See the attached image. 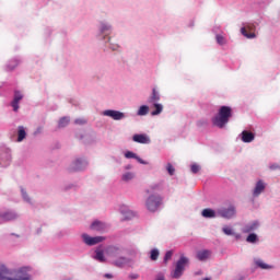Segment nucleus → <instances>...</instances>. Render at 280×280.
I'll return each instance as SVG.
<instances>
[{"label":"nucleus","mask_w":280,"mask_h":280,"mask_svg":"<svg viewBox=\"0 0 280 280\" xmlns=\"http://www.w3.org/2000/svg\"><path fill=\"white\" fill-rule=\"evenodd\" d=\"M103 115L110 117L114 120H121L125 118V114L117 110H105Z\"/></svg>","instance_id":"6e6552de"},{"label":"nucleus","mask_w":280,"mask_h":280,"mask_svg":"<svg viewBox=\"0 0 280 280\" xmlns=\"http://www.w3.org/2000/svg\"><path fill=\"white\" fill-rule=\"evenodd\" d=\"M189 264V259L184 255L180 256L179 260L176 262L175 270L172 273L174 279H178L183 276L185 267Z\"/></svg>","instance_id":"20e7f679"},{"label":"nucleus","mask_w":280,"mask_h":280,"mask_svg":"<svg viewBox=\"0 0 280 280\" xmlns=\"http://www.w3.org/2000/svg\"><path fill=\"white\" fill-rule=\"evenodd\" d=\"M166 170L171 176L174 175L175 168L170 163L167 164Z\"/></svg>","instance_id":"473e14b6"},{"label":"nucleus","mask_w":280,"mask_h":280,"mask_svg":"<svg viewBox=\"0 0 280 280\" xmlns=\"http://www.w3.org/2000/svg\"><path fill=\"white\" fill-rule=\"evenodd\" d=\"M105 278H107V279H112V278H113V276H112V275H109V273H106V275H105Z\"/></svg>","instance_id":"37998d69"},{"label":"nucleus","mask_w":280,"mask_h":280,"mask_svg":"<svg viewBox=\"0 0 280 280\" xmlns=\"http://www.w3.org/2000/svg\"><path fill=\"white\" fill-rule=\"evenodd\" d=\"M149 113V107L143 105L139 108L137 115L138 116H145Z\"/></svg>","instance_id":"bb28decb"},{"label":"nucleus","mask_w":280,"mask_h":280,"mask_svg":"<svg viewBox=\"0 0 280 280\" xmlns=\"http://www.w3.org/2000/svg\"><path fill=\"white\" fill-rule=\"evenodd\" d=\"M27 137V130L23 126L18 127V143H21Z\"/></svg>","instance_id":"f8f14e48"},{"label":"nucleus","mask_w":280,"mask_h":280,"mask_svg":"<svg viewBox=\"0 0 280 280\" xmlns=\"http://www.w3.org/2000/svg\"><path fill=\"white\" fill-rule=\"evenodd\" d=\"M155 110L151 113L152 116H158L163 112V106L161 104L154 103L152 104Z\"/></svg>","instance_id":"5701e85b"},{"label":"nucleus","mask_w":280,"mask_h":280,"mask_svg":"<svg viewBox=\"0 0 280 280\" xmlns=\"http://www.w3.org/2000/svg\"><path fill=\"white\" fill-rule=\"evenodd\" d=\"M223 232H224L226 235H232V234H233L232 229H230L229 226L223 228Z\"/></svg>","instance_id":"c9c22d12"},{"label":"nucleus","mask_w":280,"mask_h":280,"mask_svg":"<svg viewBox=\"0 0 280 280\" xmlns=\"http://www.w3.org/2000/svg\"><path fill=\"white\" fill-rule=\"evenodd\" d=\"M253 229H250V230H247V232H249V231H252Z\"/></svg>","instance_id":"de8ad7c7"},{"label":"nucleus","mask_w":280,"mask_h":280,"mask_svg":"<svg viewBox=\"0 0 280 280\" xmlns=\"http://www.w3.org/2000/svg\"><path fill=\"white\" fill-rule=\"evenodd\" d=\"M94 259L97 260V261H100V262H105L106 259H105V257H104V252H103L102 249L97 248V249L95 250Z\"/></svg>","instance_id":"412c9836"},{"label":"nucleus","mask_w":280,"mask_h":280,"mask_svg":"<svg viewBox=\"0 0 280 280\" xmlns=\"http://www.w3.org/2000/svg\"><path fill=\"white\" fill-rule=\"evenodd\" d=\"M202 217L205 218H214L215 217V212L211 209H205L202 211Z\"/></svg>","instance_id":"a878e982"},{"label":"nucleus","mask_w":280,"mask_h":280,"mask_svg":"<svg viewBox=\"0 0 280 280\" xmlns=\"http://www.w3.org/2000/svg\"><path fill=\"white\" fill-rule=\"evenodd\" d=\"M232 117V108L228 106H222L218 115L212 118V124L218 128H223Z\"/></svg>","instance_id":"f03ea898"},{"label":"nucleus","mask_w":280,"mask_h":280,"mask_svg":"<svg viewBox=\"0 0 280 280\" xmlns=\"http://www.w3.org/2000/svg\"><path fill=\"white\" fill-rule=\"evenodd\" d=\"M105 254L109 257H116L120 254V248L117 246H108L105 249Z\"/></svg>","instance_id":"9b49d317"},{"label":"nucleus","mask_w":280,"mask_h":280,"mask_svg":"<svg viewBox=\"0 0 280 280\" xmlns=\"http://www.w3.org/2000/svg\"><path fill=\"white\" fill-rule=\"evenodd\" d=\"M71 121V119H69V117H63L59 120V128H65L67 126H69V122Z\"/></svg>","instance_id":"393cba45"},{"label":"nucleus","mask_w":280,"mask_h":280,"mask_svg":"<svg viewBox=\"0 0 280 280\" xmlns=\"http://www.w3.org/2000/svg\"><path fill=\"white\" fill-rule=\"evenodd\" d=\"M75 125H85L86 124V120L85 119H77L74 121Z\"/></svg>","instance_id":"4c0bfd02"},{"label":"nucleus","mask_w":280,"mask_h":280,"mask_svg":"<svg viewBox=\"0 0 280 280\" xmlns=\"http://www.w3.org/2000/svg\"><path fill=\"white\" fill-rule=\"evenodd\" d=\"M135 177V175L132 174V173H126V174H124L122 175V180L124 182H129V180H131L132 178Z\"/></svg>","instance_id":"7c9ffc66"},{"label":"nucleus","mask_w":280,"mask_h":280,"mask_svg":"<svg viewBox=\"0 0 280 280\" xmlns=\"http://www.w3.org/2000/svg\"><path fill=\"white\" fill-rule=\"evenodd\" d=\"M22 196L24 200H26L27 202L30 201V199L27 198V192H25V190H22Z\"/></svg>","instance_id":"58836bf2"},{"label":"nucleus","mask_w":280,"mask_h":280,"mask_svg":"<svg viewBox=\"0 0 280 280\" xmlns=\"http://www.w3.org/2000/svg\"><path fill=\"white\" fill-rule=\"evenodd\" d=\"M91 230L102 232L105 230V224L98 221H95L91 224Z\"/></svg>","instance_id":"a211bd4d"},{"label":"nucleus","mask_w":280,"mask_h":280,"mask_svg":"<svg viewBox=\"0 0 280 280\" xmlns=\"http://www.w3.org/2000/svg\"><path fill=\"white\" fill-rule=\"evenodd\" d=\"M82 238H83L84 243L89 246L96 245L105 240L102 236L91 237L88 234H83Z\"/></svg>","instance_id":"423d86ee"},{"label":"nucleus","mask_w":280,"mask_h":280,"mask_svg":"<svg viewBox=\"0 0 280 280\" xmlns=\"http://www.w3.org/2000/svg\"><path fill=\"white\" fill-rule=\"evenodd\" d=\"M20 60L19 59H11L9 60L8 65H7V69L8 71H14V69H16L18 65H20Z\"/></svg>","instance_id":"6ab92c4d"},{"label":"nucleus","mask_w":280,"mask_h":280,"mask_svg":"<svg viewBox=\"0 0 280 280\" xmlns=\"http://www.w3.org/2000/svg\"><path fill=\"white\" fill-rule=\"evenodd\" d=\"M0 218H2V220H14V218H16V214H14V212H4L0 213Z\"/></svg>","instance_id":"b1692460"},{"label":"nucleus","mask_w":280,"mask_h":280,"mask_svg":"<svg viewBox=\"0 0 280 280\" xmlns=\"http://www.w3.org/2000/svg\"><path fill=\"white\" fill-rule=\"evenodd\" d=\"M203 280H210L209 278H206V279H203Z\"/></svg>","instance_id":"49530a36"},{"label":"nucleus","mask_w":280,"mask_h":280,"mask_svg":"<svg viewBox=\"0 0 280 280\" xmlns=\"http://www.w3.org/2000/svg\"><path fill=\"white\" fill-rule=\"evenodd\" d=\"M278 168H279V165H277V164H273L270 166V170H272V171L278 170Z\"/></svg>","instance_id":"a19ab883"},{"label":"nucleus","mask_w":280,"mask_h":280,"mask_svg":"<svg viewBox=\"0 0 280 280\" xmlns=\"http://www.w3.org/2000/svg\"><path fill=\"white\" fill-rule=\"evenodd\" d=\"M159 255L160 253L158 249H152L150 255L151 260L155 261L159 258Z\"/></svg>","instance_id":"c85d7f7f"},{"label":"nucleus","mask_w":280,"mask_h":280,"mask_svg":"<svg viewBox=\"0 0 280 280\" xmlns=\"http://www.w3.org/2000/svg\"><path fill=\"white\" fill-rule=\"evenodd\" d=\"M132 278L136 279V278H138V276H133Z\"/></svg>","instance_id":"a18cd8bd"},{"label":"nucleus","mask_w":280,"mask_h":280,"mask_svg":"<svg viewBox=\"0 0 280 280\" xmlns=\"http://www.w3.org/2000/svg\"><path fill=\"white\" fill-rule=\"evenodd\" d=\"M132 140L137 143L148 144L150 143V139L145 135H135Z\"/></svg>","instance_id":"ddd939ff"},{"label":"nucleus","mask_w":280,"mask_h":280,"mask_svg":"<svg viewBox=\"0 0 280 280\" xmlns=\"http://www.w3.org/2000/svg\"><path fill=\"white\" fill-rule=\"evenodd\" d=\"M210 256H211V252L210 250H200V252L197 253V258L200 261L207 260Z\"/></svg>","instance_id":"f3484780"},{"label":"nucleus","mask_w":280,"mask_h":280,"mask_svg":"<svg viewBox=\"0 0 280 280\" xmlns=\"http://www.w3.org/2000/svg\"><path fill=\"white\" fill-rule=\"evenodd\" d=\"M156 280H164V277H163V276H160V277H158Z\"/></svg>","instance_id":"c03bdc74"},{"label":"nucleus","mask_w":280,"mask_h":280,"mask_svg":"<svg viewBox=\"0 0 280 280\" xmlns=\"http://www.w3.org/2000/svg\"><path fill=\"white\" fill-rule=\"evenodd\" d=\"M0 280H32V276L27 267H22L16 271L15 278H10V270L5 266H1Z\"/></svg>","instance_id":"f257e3e1"},{"label":"nucleus","mask_w":280,"mask_h":280,"mask_svg":"<svg viewBox=\"0 0 280 280\" xmlns=\"http://www.w3.org/2000/svg\"><path fill=\"white\" fill-rule=\"evenodd\" d=\"M200 171V166L197 164L191 165V172L194 174H197Z\"/></svg>","instance_id":"72a5a7b5"},{"label":"nucleus","mask_w":280,"mask_h":280,"mask_svg":"<svg viewBox=\"0 0 280 280\" xmlns=\"http://www.w3.org/2000/svg\"><path fill=\"white\" fill-rule=\"evenodd\" d=\"M255 139V135L253 132H249V131H243L242 132V141L245 142V143H250L253 142Z\"/></svg>","instance_id":"4468645a"},{"label":"nucleus","mask_w":280,"mask_h":280,"mask_svg":"<svg viewBox=\"0 0 280 280\" xmlns=\"http://www.w3.org/2000/svg\"><path fill=\"white\" fill-rule=\"evenodd\" d=\"M106 31H109V26H106V24H103L102 33H105Z\"/></svg>","instance_id":"ea45409f"},{"label":"nucleus","mask_w":280,"mask_h":280,"mask_svg":"<svg viewBox=\"0 0 280 280\" xmlns=\"http://www.w3.org/2000/svg\"><path fill=\"white\" fill-rule=\"evenodd\" d=\"M215 39H217V43L219 45H225L226 44V39H225V37H223V35H217Z\"/></svg>","instance_id":"c756f323"},{"label":"nucleus","mask_w":280,"mask_h":280,"mask_svg":"<svg viewBox=\"0 0 280 280\" xmlns=\"http://www.w3.org/2000/svg\"><path fill=\"white\" fill-rule=\"evenodd\" d=\"M219 214L222 217V218H226V219H230L232 217H234L235 214V209L233 207H230L228 209H222L219 211Z\"/></svg>","instance_id":"9d476101"},{"label":"nucleus","mask_w":280,"mask_h":280,"mask_svg":"<svg viewBox=\"0 0 280 280\" xmlns=\"http://www.w3.org/2000/svg\"><path fill=\"white\" fill-rule=\"evenodd\" d=\"M172 256H173V252L172 250H168L165 256H164V264L167 265L168 260L172 259Z\"/></svg>","instance_id":"2f4dec72"},{"label":"nucleus","mask_w":280,"mask_h":280,"mask_svg":"<svg viewBox=\"0 0 280 280\" xmlns=\"http://www.w3.org/2000/svg\"><path fill=\"white\" fill-rule=\"evenodd\" d=\"M256 265H257L258 267H260L261 269H271V268H272L271 266L265 264L262 260H257V261H256Z\"/></svg>","instance_id":"cd10ccee"},{"label":"nucleus","mask_w":280,"mask_h":280,"mask_svg":"<svg viewBox=\"0 0 280 280\" xmlns=\"http://www.w3.org/2000/svg\"><path fill=\"white\" fill-rule=\"evenodd\" d=\"M162 189L161 184H154L149 189L145 190L148 195H154V191H159Z\"/></svg>","instance_id":"4be33fe9"},{"label":"nucleus","mask_w":280,"mask_h":280,"mask_svg":"<svg viewBox=\"0 0 280 280\" xmlns=\"http://www.w3.org/2000/svg\"><path fill=\"white\" fill-rule=\"evenodd\" d=\"M131 260L126 258V257H119L118 259L113 261V265L118 267V268H122L126 265H128Z\"/></svg>","instance_id":"2eb2a0df"},{"label":"nucleus","mask_w":280,"mask_h":280,"mask_svg":"<svg viewBox=\"0 0 280 280\" xmlns=\"http://www.w3.org/2000/svg\"><path fill=\"white\" fill-rule=\"evenodd\" d=\"M125 156H126L127 159H136V158H137V155H136L135 153H132V152H127V153L125 154Z\"/></svg>","instance_id":"e433bc0d"},{"label":"nucleus","mask_w":280,"mask_h":280,"mask_svg":"<svg viewBox=\"0 0 280 280\" xmlns=\"http://www.w3.org/2000/svg\"><path fill=\"white\" fill-rule=\"evenodd\" d=\"M256 26L255 24H252L250 22H246L244 26L241 28V33L243 36H245L248 39L256 38Z\"/></svg>","instance_id":"39448f33"},{"label":"nucleus","mask_w":280,"mask_h":280,"mask_svg":"<svg viewBox=\"0 0 280 280\" xmlns=\"http://www.w3.org/2000/svg\"><path fill=\"white\" fill-rule=\"evenodd\" d=\"M257 240V236L255 234H250L248 237H247V242L249 243H255Z\"/></svg>","instance_id":"f704fd0d"},{"label":"nucleus","mask_w":280,"mask_h":280,"mask_svg":"<svg viewBox=\"0 0 280 280\" xmlns=\"http://www.w3.org/2000/svg\"><path fill=\"white\" fill-rule=\"evenodd\" d=\"M266 188V185L262 180H259L257 184H256V187L254 189V196L255 197H258Z\"/></svg>","instance_id":"dca6fc26"},{"label":"nucleus","mask_w":280,"mask_h":280,"mask_svg":"<svg viewBox=\"0 0 280 280\" xmlns=\"http://www.w3.org/2000/svg\"><path fill=\"white\" fill-rule=\"evenodd\" d=\"M86 163L82 160H77L75 162L72 163L70 166V172H80L85 167Z\"/></svg>","instance_id":"1a4fd4ad"},{"label":"nucleus","mask_w":280,"mask_h":280,"mask_svg":"<svg viewBox=\"0 0 280 280\" xmlns=\"http://www.w3.org/2000/svg\"><path fill=\"white\" fill-rule=\"evenodd\" d=\"M21 100H23V93H21L20 91H15L13 101L11 102V106L14 113L19 112V102H21Z\"/></svg>","instance_id":"0eeeda50"},{"label":"nucleus","mask_w":280,"mask_h":280,"mask_svg":"<svg viewBox=\"0 0 280 280\" xmlns=\"http://www.w3.org/2000/svg\"><path fill=\"white\" fill-rule=\"evenodd\" d=\"M162 197L158 194H151L145 200V208L150 212H155L162 205Z\"/></svg>","instance_id":"7ed1b4c3"},{"label":"nucleus","mask_w":280,"mask_h":280,"mask_svg":"<svg viewBox=\"0 0 280 280\" xmlns=\"http://www.w3.org/2000/svg\"><path fill=\"white\" fill-rule=\"evenodd\" d=\"M160 101V94L156 92L155 89L152 90V95L149 98V104H158Z\"/></svg>","instance_id":"aec40b11"},{"label":"nucleus","mask_w":280,"mask_h":280,"mask_svg":"<svg viewBox=\"0 0 280 280\" xmlns=\"http://www.w3.org/2000/svg\"><path fill=\"white\" fill-rule=\"evenodd\" d=\"M139 163H141V164H145L140 158H138L137 155H136V158H135Z\"/></svg>","instance_id":"79ce46f5"}]
</instances>
